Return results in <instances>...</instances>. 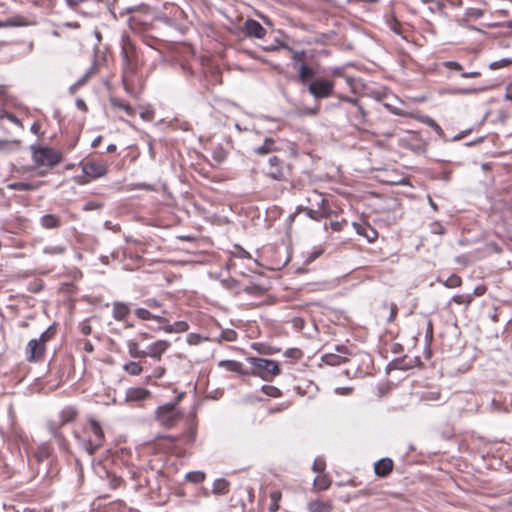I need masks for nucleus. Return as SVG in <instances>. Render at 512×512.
<instances>
[{
    "label": "nucleus",
    "instance_id": "obj_19",
    "mask_svg": "<svg viewBox=\"0 0 512 512\" xmlns=\"http://www.w3.org/2000/svg\"><path fill=\"white\" fill-rule=\"evenodd\" d=\"M394 463L391 458L385 457L374 464V473L381 478L387 477L393 471Z\"/></svg>",
    "mask_w": 512,
    "mask_h": 512
},
{
    "label": "nucleus",
    "instance_id": "obj_42",
    "mask_svg": "<svg viewBox=\"0 0 512 512\" xmlns=\"http://www.w3.org/2000/svg\"><path fill=\"white\" fill-rule=\"evenodd\" d=\"M244 291L247 294L255 295V296H262L265 294V289L260 286H257V285L246 286L244 288Z\"/></svg>",
    "mask_w": 512,
    "mask_h": 512
},
{
    "label": "nucleus",
    "instance_id": "obj_64",
    "mask_svg": "<svg viewBox=\"0 0 512 512\" xmlns=\"http://www.w3.org/2000/svg\"><path fill=\"white\" fill-rule=\"evenodd\" d=\"M102 139H103V138H102V136H98V137H96V138L92 141L91 146H92L93 148L98 147V146L100 145V143L102 142Z\"/></svg>",
    "mask_w": 512,
    "mask_h": 512
},
{
    "label": "nucleus",
    "instance_id": "obj_35",
    "mask_svg": "<svg viewBox=\"0 0 512 512\" xmlns=\"http://www.w3.org/2000/svg\"><path fill=\"white\" fill-rule=\"evenodd\" d=\"M30 131L36 135L39 139L44 138L46 130L44 129V123L42 120H35L31 125Z\"/></svg>",
    "mask_w": 512,
    "mask_h": 512
},
{
    "label": "nucleus",
    "instance_id": "obj_38",
    "mask_svg": "<svg viewBox=\"0 0 512 512\" xmlns=\"http://www.w3.org/2000/svg\"><path fill=\"white\" fill-rule=\"evenodd\" d=\"M123 369L130 375L136 376L142 372V367L139 362H129L123 366Z\"/></svg>",
    "mask_w": 512,
    "mask_h": 512
},
{
    "label": "nucleus",
    "instance_id": "obj_33",
    "mask_svg": "<svg viewBox=\"0 0 512 512\" xmlns=\"http://www.w3.org/2000/svg\"><path fill=\"white\" fill-rule=\"evenodd\" d=\"M447 288H458L462 285V278L457 274L450 275L446 280L438 279Z\"/></svg>",
    "mask_w": 512,
    "mask_h": 512
},
{
    "label": "nucleus",
    "instance_id": "obj_52",
    "mask_svg": "<svg viewBox=\"0 0 512 512\" xmlns=\"http://www.w3.org/2000/svg\"><path fill=\"white\" fill-rule=\"evenodd\" d=\"M168 347H169V344L167 342H164V341L157 342L155 344V348H154L153 352H164L165 350L168 349Z\"/></svg>",
    "mask_w": 512,
    "mask_h": 512
},
{
    "label": "nucleus",
    "instance_id": "obj_41",
    "mask_svg": "<svg viewBox=\"0 0 512 512\" xmlns=\"http://www.w3.org/2000/svg\"><path fill=\"white\" fill-rule=\"evenodd\" d=\"M43 252L47 255H62L66 252V247L62 245L46 246Z\"/></svg>",
    "mask_w": 512,
    "mask_h": 512
},
{
    "label": "nucleus",
    "instance_id": "obj_16",
    "mask_svg": "<svg viewBox=\"0 0 512 512\" xmlns=\"http://www.w3.org/2000/svg\"><path fill=\"white\" fill-rule=\"evenodd\" d=\"M340 100L350 103L356 108V112L352 116V121L355 125H363L366 122L367 113L357 99L343 96L340 97Z\"/></svg>",
    "mask_w": 512,
    "mask_h": 512
},
{
    "label": "nucleus",
    "instance_id": "obj_47",
    "mask_svg": "<svg viewBox=\"0 0 512 512\" xmlns=\"http://www.w3.org/2000/svg\"><path fill=\"white\" fill-rule=\"evenodd\" d=\"M237 333L232 329H226L221 332V338L225 341H234L236 340Z\"/></svg>",
    "mask_w": 512,
    "mask_h": 512
},
{
    "label": "nucleus",
    "instance_id": "obj_24",
    "mask_svg": "<svg viewBox=\"0 0 512 512\" xmlns=\"http://www.w3.org/2000/svg\"><path fill=\"white\" fill-rule=\"evenodd\" d=\"M110 104L115 109L123 110L130 117H134L136 115V110L128 102L121 98L111 97Z\"/></svg>",
    "mask_w": 512,
    "mask_h": 512
},
{
    "label": "nucleus",
    "instance_id": "obj_62",
    "mask_svg": "<svg viewBox=\"0 0 512 512\" xmlns=\"http://www.w3.org/2000/svg\"><path fill=\"white\" fill-rule=\"evenodd\" d=\"M41 356H42V354H34V353H31V354H29V358H28V360H29L30 362H36V361H38V360L40 359V357H41Z\"/></svg>",
    "mask_w": 512,
    "mask_h": 512
},
{
    "label": "nucleus",
    "instance_id": "obj_59",
    "mask_svg": "<svg viewBox=\"0 0 512 512\" xmlns=\"http://www.w3.org/2000/svg\"><path fill=\"white\" fill-rule=\"evenodd\" d=\"M76 106H77L78 109H80V110H82L84 112H86L88 110L86 103L82 99H77L76 100Z\"/></svg>",
    "mask_w": 512,
    "mask_h": 512
},
{
    "label": "nucleus",
    "instance_id": "obj_1",
    "mask_svg": "<svg viewBox=\"0 0 512 512\" xmlns=\"http://www.w3.org/2000/svg\"><path fill=\"white\" fill-rule=\"evenodd\" d=\"M121 56L123 60L122 83L130 96L137 98L141 92L137 72L142 65L140 54L132 40L124 36L121 40Z\"/></svg>",
    "mask_w": 512,
    "mask_h": 512
},
{
    "label": "nucleus",
    "instance_id": "obj_5",
    "mask_svg": "<svg viewBox=\"0 0 512 512\" xmlns=\"http://www.w3.org/2000/svg\"><path fill=\"white\" fill-rule=\"evenodd\" d=\"M105 442V435L101 424L94 418H89L84 427L82 444L89 455H93Z\"/></svg>",
    "mask_w": 512,
    "mask_h": 512
},
{
    "label": "nucleus",
    "instance_id": "obj_56",
    "mask_svg": "<svg viewBox=\"0 0 512 512\" xmlns=\"http://www.w3.org/2000/svg\"><path fill=\"white\" fill-rule=\"evenodd\" d=\"M485 292H486V287L484 285H479V286L475 287L472 296L479 297V296L484 295Z\"/></svg>",
    "mask_w": 512,
    "mask_h": 512
},
{
    "label": "nucleus",
    "instance_id": "obj_2",
    "mask_svg": "<svg viewBox=\"0 0 512 512\" xmlns=\"http://www.w3.org/2000/svg\"><path fill=\"white\" fill-rule=\"evenodd\" d=\"M29 150L31 153L32 170L39 177L48 175L64 159L61 150L48 145L33 144L29 147Z\"/></svg>",
    "mask_w": 512,
    "mask_h": 512
},
{
    "label": "nucleus",
    "instance_id": "obj_23",
    "mask_svg": "<svg viewBox=\"0 0 512 512\" xmlns=\"http://www.w3.org/2000/svg\"><path fill=\"white\" fill-rule=\"evenodd\" d=\"M219 365L225 367L229 371L237 372L241 375H249L248 366L241 362L234 360H223L220 361Z\"/></svg>",
    "mask_w": 512,
    "mask_h": 512
},
{
    "label": "nucleus",
    "instance_id": "obj_20",
    "mask_svg": "<svg viewBox=\"0 0 512 512\" xmlns=\"http://www.w3.org/2000/svg\"><path fill=\"white\" fill-rule=\"evenodd\" d=\"M387 26L393 31L395 34L402 36L404 39L407 38L406 34L408 32L407 27H405L394 14H390L386 18Z\"/></svg>",
    "mask_w": 512,
    "mask_h": 512
},
{
    "label": "nucleus",
    "instance_id": "obj_61",
    "mask_svg": "<svg viewBox=\"0 0 512 512\" xmlns=\"http://www.w3.org/2000/svg\"><path fill=\"white\" fill-rule=\"evenodd\" d=\"M129 352H138V345L135 341L131 340L128 342Z\"/></svg>",
    "mask_w": 512,
    "mask_h": 512
},
{
    "label": "nucleus",
    "instance_id": "obj_60",
    "mask_svg": "<svg viewBox=\"0 0 512 512\" xmlns=\"http://www.w3.org/2000/svg\"><path fill=\"white\" fill-rule=\"evenodd\" d=\"M505 98L512 102V82L506 87Z\"/></svg>",
    "mask_w": 512,
    "mask_h": 512
},
{
    "label": "nucleus",
    "instance_id": "obj_14",
    "mask_svg": "<svg viewBox=\"0 0 512 512\" xmlns=\"http://www.w3.org/2000/svg\"><path fill=\"white\" fill-rule=\"evenodd\" d=\"M353 227L355 228L356 233L366 238L369 243H374L379 237L378 231L368 222H354Z\"/></svg>",
    "mask_w": 512,
    "mask_h": 512
},
{
    "label": "nucleus",
    "instance_id": "obj_27",
    "mask_svg": "<svg viewBox=\"0 0 512 512\" xmlns=\"http://www.w3.org/2000/svg\"><path fill=\"white\" fill-rule=\"evenodd\" d=\"M298 70V77L302 83H306L308 80L314 77L315 71L309 67L306 63H301L296 67Z\"/></svg>",
    "mask_w": 512,
    "mask_h": 512
},
{
    "label": "nucleus",
    "instance_id": "obj_25",
    "mask_svg": "<svg viewBox=\"0 0 512 512\" xmlns=\"http://www.w3.org/2000/svg\"><path fill=\"white\" fill-rule=\"evenodd\" d=\"M135 316L143 321L154 320L158 323H163L166 319L163 316L157 315L145 308H137L134 310Z\"/></svg>",
    "mask_w": 512,
    "mask_h": 512
},
{
    "label": "nucleus",
    "instance_id": "obj_31",
    "mask_svg": "<svg viewBox=\"0 0 512 512\" xmlns=\"http://www.w3.org/2000/svg\"><path fill=\"white\" fill-rule=\"evenodd\" d=\"M51 454L52 448L47 443L41 444L35 452V456L38 459V461H44L48 459L51 456Z\"/></svg>",
    "mask_w": 512,
    "mask_h": 512
},
{
    "label": "nucleus",
    "instance_id": "obj_30",
    "mask_svg": "<svg viewBox=\"0 0 512 512\" xmlns=\"http://www.w3.org/2000/svg\"><path fill=\"white\" fill-rule=\"evenodd\" d=\"M321 360L327 365L336 366L345 362L346 358L339 354H322Z\"/></svg>",
    "mask_w": 512,
    "mask_h": 512
},
{
    "label": "nucleus",
    "instance_id": "obj_13",
    "mask_svg": "<svg viewBox=\"0 0 512 512\" xmlns=\"http://www.w3.org/2000/svg\"><path fill=\"white\" fill-rule=\"evenodd\" d=\"M245 36L249 38L263 39L266 36V29L256 20L247 19L242 28Z\"/></svg>",
    "mask_w": 512,
    "mask_h": 512
},
{
    "label": "nucleus",
    "instance_id": "obj_32",
    "mask_svg": "<svg viewBox=\"0 0 512 512\" xmlns=\"http://www.w3.org/2000/svg\"><path fill=\"white\" fill-rule=\"evenodd\" d=\"M46 426L48 431L55 440H61L62 442H65L63 434L59 432V428L62 426L59 425V422L48 421Z\"/></svg>",
    "mask_w": 512,
    "mask_h": 512
},
{
    "label": "nucleus",
    "instance_id": "obj_29",
    "mask_svg": "<svg viewBox=\"0 0 512 512\" xmlns=\"http://www.w3.org/2000/svg\"><path fill=\"white\" fill-rule=\"evenodd\" d=\"M275 141L272 138H266L263 144L255 149V152L259 155L269 154L276 151Z\"/></svg>",
    "mask_w": 512,
    "mask_h": 512
},
{
    "label": "nucleus",
    "instance_id": "obj_58",
    "mask_svg": "<svg viewBox=\"0 0 512 512\" xmlns=\"http://www.w3.org/2000/svg\"><path fill=\"white\" fill-rule=\"evenodd\" d=\"M509 63H510V61H508V60H502L501 62H493V63H491L490 67L492 69H498V68L504 67L505 65H507Z\"/></svg>",
    "mask_w": 512,
    "mask_h": 512
},
{
    "label": "nucleus",
    "instance_id": "obj_8",
    "mask_svg": "<svg viewBox=\"0 0 512 512\" xmlns=\"http://www.w3.org/2000/svg\"><path fill=\"white\" fill-rule=\"evenodd\" d=\"M292 165L287 163L284 159L277 155L270 156L267 165L263 169V173L266 177L278 181H288L292 174Z\"/></svg>",
    "mask_w": 512,
    "mask_h": 512
},
{
    "label": "nucleus",
    "instance_id": "obj_34",
    "mask_svg": "<svg viewBox=\"0 0 512 512\" xmlns=\"http://www.w3.org/2000/svg\"><path fill=\"white\" fill-rule=\"evenodd\" d=\"M308 510L310 512H328L330 505L322 502L321 500H314L309 502Z\"/></svg>",
    "mask_w": 512,
    "mask_h": 512
},
{
    "label": "nucleus",
    "instance_id": "obj_4",
    "mask_svg": "<svg viewBox=\"0 0 512 512\" xmlns=\"http://www.w3.org/2000/svg\"><path fill=\"white\" fill-rule=\"evenodd\" d=\"M113 9L118 11L120 16L130 15L129 23L133 27L135 24H146L151 15L152 9L146 3H133L132 0H114Z\"/></svg>",
    "mask_w": 512,
    "mask_h": 512
},
{
    "label": "nucleus",
    "instance_id": "obj_26",
    "mask_svg": "<svg viewBox=\"0 0 512 512\" xmlns=\"http://www.w3.org/2000/svg\"><path fill=\"white\" fill-rule=\"evenodd\" d=\"M76 416H77V410L74 407H72V406L64 407L59 413V417H60L59 425H65V424H68V423L74 421Z\"/></svg>",
    "mask_w": 512,
    "mask_h": 512
},
{
    "label": "nucleus",
    "instance_id": "obj_3",
    "mask_svg": "<svg viewBox=\"0 0 512 512\" xmlns=\"http://www.w3.org/2000/svg\"><path fill=\"white\" fill-rule=\"evenodd\" d=\"M79 166L82 169V174L73 177V181L78 185H86L98 178H102L109 171V163L100 158L83 159Z\"/></svg>",
    "mask_w": 512,
    "mask_h": 512
},
{
    "label": "nucleus",
    "instance_id": "obj_46",
    "mask_svg": "<svg viewBox=\"0 0 512 512\" xmlns=\"http://www.w3.org/2000/svg\"><path fill=\"white\" fill-rule=\"evenodd\" d=\"M262 390L271 397H279L281 395V391L275 386L264 385Z\"/></svg>",
    "mask_w": 512,
    "mask_h": 512
},
{
    "label": "nucleus",
    "instance_id": "obj_43",
    "mask_svg": "<svg viewBox=\"0 0 512 512\" xmlns=\"http://www.w3.org/2000/svg\"><path fill=\"white\" fill-rule=\"evenodd\" d=\"M346 225H347L346 219L335 220V221H331L329 223L330 228L335 232L342 231Z\"/></svg>",
    "mask_w": 512,
    "mask_h": 512
},
{
    "label": "nucleus",
    "instance_id": "obj_55",
    "mask_svg": "<svg viewBox=\"0 0 512 512\" xmlns=\"http://www.w3.org/2000/svg\"><path fill=\"white\" fill-rule=\"evenodd\" d=\"M423 4H435L437 10H441L444 4L440 0H421Z\"/></svg>",
    "mask_w": 512,
    "mask_h": 512
},
{
    "label": "nucleus",
    "instance_id": "obj_21",
    "mask_svg": "<svg viewBox=\"0 0 512 512\" xmlns=\"http://www.w3.org/2000/svg\"><path fill=\"white\" fill-rule=\"evenodd\" d=\"M442 66L450 70L461 72L463 78H478L481 76V72L478 70L463 72L462 65L457 61H445L442 63Z\"/></svg>",
    "mask_w": 512,
    "mask_h": 512
},
{
    "label": "nucleus",
    "instance_id": "obj_50",
    "mask_svg": "<svg viewBox=\"0 0 512 512\" xmlns=\"http://www.w3.org/2000/svg\"><path fill=\"white\" fill-rule=\"evenodd\" d=\"M212 157H213V159H214L216 162L220 163V162H222V161L225 159L226 154H225V152L223 151V149H219V150H215V151L213 152V156H212Z\"/></svg>",
    "mask_w": 512,
    "mask_h": 512
},
{
    "label": "nucleus",
    "instance_id": "obj_36",
    "mask_svg": "<svg viewBox=\"0 0 512 512\" xmlns=\"http://www.w3.org/2000/svg\"><path fill=\"white\" fill-rule=\"evenodd\" d=\"M185 479L191 483H202L205 480V473L202 471H192L185 475Z\"/></svg>",
    "mask_w": 512,
    "mask_h": 512
},
{
    "label": "nucleus",
    "instance_id": "obj_53",
    "mask_svg": "<svg viewBox=\"0 0 512 512\" xmlns=\"http://www.w3.org/2000/svg\"><path fill=\"white\" fill-rule=\"evenodd\" d=\"M80 330H81L82 334L89 335L92 331V328L87 321H84L80 324Z\"/></svg>",
    "mask_w": 512,
    "mask_h": 512
},
{
    "label": "nucleus",
    "instance_id": "obj_37",
    "mask_svg": "<svg viewBox=\"0 0 512 512\" xmlns=\"http://www.w3.org/2000/svg\"><path fill=\"white\" fill-rule=\"evenodd\" d=\"M313 484L318 490L323 491L330 487L331 480L327 476H318L314 479Z\"/></svg>",
    "mask_w": 512,
    "mask_h": 512
},
{
    "label": "nucleus",
    "instance_id": "obj_63",
    "mask_svg": "<svg viewBox=\"0 0 512 512\" xmlns=\"http://www.w3.org/2000/svg\"><path fill=\"white\" fill-rule=\"evenodd\" d=\"M294 326L298 328H302L304 324V320L302 318H295L293 320Z\"/></svg>",
    "mask_w": 512,
    "mask_h": 512
},
{
    "label": "nucleus",
    "instance_id": "obj_10",
    "mask_svg": "<svg viewBox=\"0 0 512 512\" xmlns=\"http://www.w3.org/2000/svg\"><path fill=\"white\" fill-rule=\"evenodd\" d=\"M182 415L176 410L175 404L168 403L156 411V419L161 426L171 428L177 424Z\"/></svg>",
    "mask_w": 512,
    "mask_h": 512
},
{
    "label": "nucleus",
    "instance_id": "obj_18",
    "mask_svg": "<svg viewBox=\"0 0 512 512\" xmlns=\"http://www.w3.org/2000/svg\"><path fill=\"white\" fill-rule=\"evenodd\" d=\"M150 397V392L141 387H132L126 391L125 400L130 403H137Z\"/></svg>",
    "mask_w": 512,
    "mask_h": 512
},
{
    "label": "nucleus",
    "instance_id": "obj_9",
    "mask_svg": "<svg viewBox=\"0 0 512 512\" xmlns=\"http://www.w3.org/2000/svg\"><path fill=\"white\" fill-rule=\"evenodd\" d=\"M57 329L55 325L49 326L38 339H32L27 344V352H45L53 348L56 342Z\"/></svg>",
    "mask_w": 512,
    "mask_h": 512
},
{
    "label": "nucleus",
    "instance_id": "obj_6",
    "mask_svg": "<svg viewBox=\"0 0 512 512\" xmlns=\"http://www.w3.org/2000/svg\"><path fill=\"white\" fill-rule=\"evenodd\" d=\"M246 361L249 364V374L258 376L265 381H270L280 373V368L276 361L257 357H248Z\"/></svg>",
    "mask_w": 512,
    "mask_h": 512
},
{
    "label": "nucleus",
    "instance_id": "obj_22",
    "mask_svg": "<svg viewBox=\"0 0 512 512\" xmlns=\"http://www.w3.org/2000/svg\"><path fill=\"white\" fill-rule=\"evenodd\" d=\"M40 224L45 229H57L62 225V219L56 214H45L40 218Z\"/></svg>",
    "mask_w": 512,
    "mask_h": 512
},
{
    "label": "nucleus",
    "instance_id": "obj_7",
    "mask_svg": "<svg viewBox=\"0 0 512 512\" xmlns=\"http://www.w3.org/2000/svg\"><path fill=\"white\" fill-rule=\"evenodd\" d=\"M309 206L304 208L306 215L315 221L325 219L331 216L332 210L326 197L317 191H313L307 198Z\"/></svg>",
    "mask_w": 512,
    "mask_h": 512
},
{
    "label": "nucleus",
    "instance_id": "obj_28",
    "mask_svg": "<svg viewBox=\"0 0 512 512\" xmlns=\"http://www.w3.org/2000/svg\"><path fill=\"white\" fill-rule=\"evenodd\" d=\"M229 492V482L223 478L216 479L213 482L212 493L215 495H225Z\"/></svg>",
    "mask_w": 512,
    "mask_h": 512
},
{
    "label": "nucleus",
    "instance_id": "obj_45",
    "mask_svg": "<svg viewBox=\"0 0 512 512\" xmlns=\"http://www.w3.org/2000/svg\"><path fill=\"white\" fill-rule=\"evenodd\" d=\"M384 306L389 309L388 322H393L398 314V306L395 303L385 304Z\"/></svg>",
    "mask_w": 512,
    "mask_h": 512
},
{
    "label": "nucleus",
    "instance_id": "obj_54",
    "mask_svg": "<svg viewBox=\"0 0 512 512\" xmlns=\"http://www.w3.org/2000/svg\"><path fill=\"white\" fill-rule=\"evenodd\" d=\"M325 468V464L323 461H320V460H315L314 463H313V470L315 472H318V473H321L323 472Z\"/></svg>",
    "mask_w": 512,
    "mask_h": 512
},
{
    "label": "nucleus",
    "instance_id": "obj_39",
    "mask_svg": "<svg viewBox=\"0 0 512 512\" xmlns=\"http://www.w3.org/2000/svg\"><path fill=\"white\" fill-rule=\"evenodd\" d=\"M281 498V493L278 492V491H273L270 493V504H269V507H268V510L270 512H276L278 509H279V500Z\"/></svg>",
    "mask_w": 512,
    "mask_h": 512
},
{
    "label": "nucleus",
    "instance_id": "obj_51",
    "mask_svg": "<svg viewBox=\"0 0 512 512\" xmlns=\"http://www.w3.org/2000/svg\"><path fill=\"white\" fill-rule=\"evenodd\" d=\"M145 305L149 308H159L162 306V304L155 298H149L144 301Z\"/></svg>",
    "mask_w": 512,
    "mask_h": 512
},
{
    "label": "nucleus",
    "instance_id": "obj_49",
    "mask_svg": "<svg viewBox=\"0 0 512 512\" xmlns=\"http://www.w3.org/2000/svg\"><path fill=\"white\" fill-rule=\"evenodd\" d=\"M1 118H6L11 123H13V124H15V125H17L19 127H23L22 122L20 121V119H18L15 115H13L11 113L4 112V114L1 115Z\"/></svg>",
    "mask_w": 512,
    "mask_h": 512
},
{
    "label": "nucleus",
    "instance_id": "obj_11",
    "mask_svg": "<svg viewBox=\"0 0 512 512\" xmlns=\"http://www.w3.org/2000/svg\"><path fill=\"white\" fill-rule=\"evenodd\" d=\"M334 82L325 79H316L308 87L309 93L316 99H325L333 95Z\"/></svg>",
    "mask_w": 512,
    "mask_h": 512
},
{
    "label": "nucleus",
    "instance_id": "obj_48",
    "mask_svg": "<svg viewBox=\"0 0 512 512\" xmlns=\"http://www.w3.org/2000/svg\"><path fill=\"white\" fill-rule=\"evenodd\" d=\"M203 340L205 339L199 334L191 333L187 336V341L191 345H197L201 343Z\"/></svg>",
    "mask_w": 512,
    "mask_h": 512
},
{
    "label": "nucleus",
    "instance_id": "obj_15",
    "mask_svg": "<svg viewBox=\"0 0 512 512\" xmlns=\"http://www.w3.org/2000/svg\"><path fill=\"white\" fill-rule=\"evenodd\" d=\"M131 314V307L128 303L115 301L112 303V317L118 322L126 323Z\"/></svg>",
    "mask_w": 512,
    "mask_h": 512
},
{
    "label": "nucleus",
    "instance_id": "obj_44",
    "mask_svg": "<svg viewBox=\"0 0 512 512\" xmlns=\"http://www.w3.org/2000/svg\"><path fill=\"white\" fill-rule=\"evenodd\" d=\"M292 60L294 61L295 68L298 67L301 63H305V51H292Z\"/></svg>",
    "mask_w": 512,
    "mask_h": 512
},
{
    "label": "nucleus",
    "instance_id": "obj_17",
    "mask_svg": "<svg viewBox=\"0 0 512 512\" xmlns=\"http://www.w3.org/2000/svg\"><path fill=\"white\" fill-rule=\"evenodd\" d=\"M44 182L42 181H35V182H28V181H16L11 182L7 184L8 190H14V191H37L43 186Z\"/></svg>",
    "mask_w": 512,
    "mask_h": 512
},
{
    "label": "nucleus",
    "instance_id": "obj_40",
    "mask_svg": "<svg viewBox=\"0 0 512 512\" xmlns=\"http://www.w3.org/2000/svg\"><path fill=\"white\" fill-rule=\"evenodd\" d=\"M451 301L455 302L456 304H463L468 307L473 301V296L471 294L455 295L452 297Z\"/></svg>",
    "mask_w": 512,
    "mask_h": 512
},
{
    "label": "nucleus",
    "instance_id": "obj_12",
    "mask_svg": "<svg viewBox=\"0 0 512 512\" xmlns=\"http://www.w3.org/2000/svg\"><path fill=\"white\" fill-rule=\"evenodd\" d=\"M421 365L420 357L414 354H403L402 357L392 360L388 368L399 369V370H408L414 367H418Z\"/></svg>",
    "mask_w": 512,
    "mask_h": 512
},
{
    "label": "nucleus",
    "instance_id": "obj_57",
    "mask_svg": "<svg viewBox=\"0 0 512 512\" xmlns=\"http://www.w3.org/2000/svg\"><path fill=\"white\" fill-rule=\"evenodd\" d=\"M175 325H176L178 331H187L189 328L188 323L185 321H178V322H176Z\"/></svg>",
    "mask_w": 512,
    "mask_h": 512
}]
</instances>
